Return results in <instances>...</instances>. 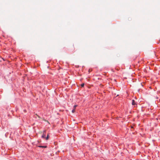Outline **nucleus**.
<instances>
[{
    "instance_id": "nucleus-1",
    "label": "nucleus",
    "mask_w": 160,
    "mask_h": 160,
    "mask_svg": "<svg viewBox=\"0 0 160 160\" xmlns=\"http://www.w3.org/2000/svg\"><path fill=\"white\" fill-rule=\"evenodd\" d=\"M116 91L117 90L116 89L111 87V92L112 93V96H113V98L115 97V95H116Z\"/></svg>"
},
{
    "instance_id": "nucleus-2",
    "label": "nucleus",
    "mask_w": 160,
    "mask_h": 160,
    "mask_svg": "<svg viewBox=\"0 0 160 160\" xmlns=\"http://www.w3.org/2000/svg\"><path fill=\"white\" fill-rule=\"evenodd\" d=\"M132 105H137V104L136 103L135 101L133 99L132 100Z\"/></svg>"
},
{
    "instance_id": "nucleus-3",
    "label": "nucleus",
    "mask_w": 160,
    "mask_h": 160,
    "mask_svg": "<svg viewBox=\"0 0 160 160\" xmlns=\"http://www.w3.org/2000/svg\"><path fill=\"white\" fill-rule=\"evenodd\" d=\"M76 107H77V105H76L74 106L72 110V113H74L75 112V109Z\"/></svg>"
},
{
    "instance_id": "nucleus-4",
    "label": "nucleus",
    "mask_w": 160,
    "mask_h": 160,
    "mask_svg": "<svg viewBox=\"0 0 160 160\" xmlns=\"http://www.w3.org/2000/svg\"><path fill=\"white\" fill-rule=\"evenodd\" d=\"M45 132H46V131H43V135L42 136V138H45V136H46V135H45V134L44 133Z\"/></svg>"
},
{
    "instance_id": "nucleus-5",
    "label": "nucleus",
    "mask_w": 160,
    "mask_h": 160,
    "mask_svg": "<svg viewBox=\"0 0 160 160\" xmlns=\"http://www.w3.org/2000/svg\"><path fill=\"white\" fill-rule=\"evenodd\" d=\"M38 147H39L44 148H46L47 147V146H39Z\"/></svg>"
},
{
    "instance_id": "nucleus-6",
    "label": "nucleus",
    "mask_w": 160,
    "mask_h": 160,
    "mask_svg": "<svg viewBox=\"0 0 160 160\" xmlns=\"http://www.w3.org/2000/svg\"><path fill=\"white\" fill-rule=\"evenodd\" d=\"M48 138H49V136H48V134L47 137L46 138V140H48Z\"/></svg>"
},
{
    "instance_id": "nucleus-7",
    "label": "nucleus",
    "mask_w": 160,
    "mask_h": 160,
    "mask_svg": "<svg viewBox=\"0 0 160 160\" xmlns=\"http://www.w3.org/2000/svg\"><path fill=\"white\" fill-rule=\"evenodd\" d=\"M84 83H82V84H81V86L82 87H84Z\"/></svg>"
},
{
    "instance_id": "nucleus-8",
    "label": "nucleus",
    "mask_w": 160,
    "mask_h": 160,
    "mask_svg": "<svg viewBox=\"0 0 160 160\" xmlns=\"http://www.w3.org/2000/svg\"><path fill=\"white\" fill-rule=\"evenodd\" d=\"M36 115L37 116H38V117L39 118H40V117H39V116L37 114H36Z\"/></svg>"
}]
</instances>
